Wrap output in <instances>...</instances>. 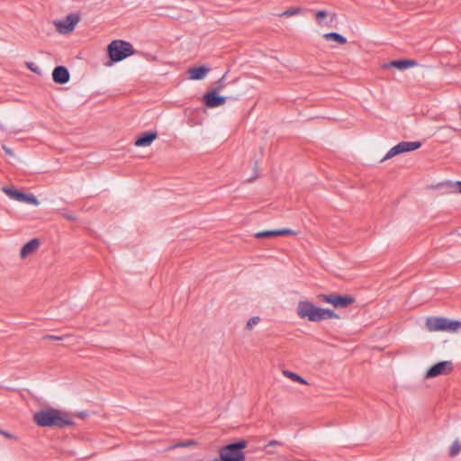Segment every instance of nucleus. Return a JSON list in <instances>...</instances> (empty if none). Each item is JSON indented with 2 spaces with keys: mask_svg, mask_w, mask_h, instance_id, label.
I'll use <instances>...</instances> for the list:
<instances>
[{
  "mask_svg": "<svg viewBox=\"0 0 461 461\" xmlns=\"http://www.w3.org/2000/svg\"><path fill=\"white\" fill-rule=\"evenodd\" d=\"M454 369L453 363L451 361H440L430 366L426 374V378H434L442 375H448Z\"/></svg>",
  "mask_w": 461,
  "mask_h": 461,
  "instance_id": "6e6552de",
  "label": "nucleus"
},
{
  "mask_svg": "<svg viewBox=\"0 0 461 461\" xmlns=\"http://www.w3.org/2000/svg\"><path fill=\"white\" fill-rule=\"evenodd\" d=\"M300 12H301V9L298 8V7H296V8H290V9L285 10L282 14V15H284V16H292V15L300 14Z\"/></svg>",
  "mask_w": 461,
  "mask_h": 461,
  "instance_id": "cd10ccee",
  "label": "nucleus"
},
{
  "mask_svg": "<svg viewBox=\"0 0 461 461\" xmlns=\"http://www.w3.org/2000/svg\"><path fill=\"white\" fill-rule=\"evenodd\" d=\"M335 16H336V14H332V17H331V19H330V23H332V22H333V20L335 19Z\"/></svg>",
  "mask_w": 461,
  "mask_h": 461,
  "instance_id": "4c0bfd02",
  "label": "nucleus"
},
{
  "mask_svg": "<svg viewBox=\"0 0 461 461\" xmlns=\"http://www.w3.org/2000/svg\"><path fill=\"white\" fill-rule=\"evenodd\" d=\"M3 192L5 194H6L8 195V197L13 200H15V201H18L21 203H28V204H32V205L39 204V201H38L37 197L34 196L32 194H26V193H23L22 191H19L17 189L11 188L8 186H4Z\"/></svg>",
  "mask_w": 461,
  "mask_h": 461,
  "instance_id": "0eeeda50",
  "label": "nucleus"
},
{
  "mask_svg": "<svg viewBox=\"0 0 461 461\" xmlns=\"http://www.w3.org/2000/svg\"><path fill=\"white\" fill-rule=\"evenodd\" d=\"M0 434L7 438H10V439L16 438V437L14 435L9 433L8 431L2 429L1 428H0Z\"/></svg>",
  "mask_w": 461,
  "mask_h": 461,
  "instance_id": "7c9ffc66",
  "label": "nucleus"
},
{
  "mask_svg": "<svg viewBox=\"0 0 461 461\" xmlns=\"http://www.w3.org/2000/svg\"><path fill=\"white\" fill-rule=\"evenodd\" d=\"M216 87L214 89H218V92L225 87V75H223L216 83Z\"/></svg>",
  "mask_w": 461,
  "mask_h": 461,
  "instance_id": "c85d7f7f",
  "label": "nucleus"
},
{
  "mask_svg": "<svg viewBox=\"0 0 461 461\" xmlns=\"http://www.w3.org/2000/svg\"><path fill=\"white\" fill-rule=\"evenodd\" d=\"M277 236L296 235L297 232L291 229L284 228L276 230Z\"/></svg>",
  "mask_w": 461,
  "mask_h": 461,
  "instance_id": "393cba45",
  "label": "nucleus"
},
{
  "mask_svg": "<svg viewBox=\"0 0 461 461\" xmlns=\"http://www.w3.org/2000/svg\"><path fill=\"white\" fill-rule=\"evenodd\" d=\"M429 331H446L447 318L444 317H429L425 322Z\"/></svg>",
  "mask_w": 461,
  "mask_h": 461,
  "instance_id": "9b49d317",
  "label": "nucleus"
},
{
  "mask_svg": "<svg viewBox=\"0 0 461 461\" xmlns=\"http://www.w3.org/2000/svg\"><path fill=\"white\" fill-rule=\"evenodd\" d=\"M418 65V62L415 59H396L392 60L384 65V68H393L399 70H404L409 68H412Z\"/></svg>",
  "mask_w": 461,
  "mask_h": 461,
  "instance_id": "4468645a",
  "label": "nucleus"
},
{
  "mask_svg": "<svg viewBox=\"0 0 461 461\" xmlns=\"http://www.w3.org/2000/svg\"><path fill=\"white\" fill-rule=\"evenodd\" d=\"M458 193L461 194V181H456V184H455Z\"/></svg>",
  "mask_w": 461,
  "mask_h": 461,
  "instance_id": "c9c22d12",
  "label": "nucleus"
},
{
  "mask_svg": "<svg viewBox=\"0 0 461 461\" xmlns=\"http://www.w3.org/2000/svg\"><path fill=\"white\" fill-rule=\"evenodd\" d=\"M318 298L321 302L332 304L335 308H346L355 302V298L348 294H319Z\"/></svg>",
  "mask_w": 461,
  "mask_h": 461,
  "instance_id": "20e7f679",
  "label": "nucleus"
},
{
  "mask_svg": "<svg viewBox=\"0 0 461 461\" xmlns=\"http://www.w3.org/2000/svg\"><path fill=\"white\" fill-rule=\"evenodd\" d=\"M259 321H260V318H259V317H258V316L251 317V318L248 321V322H247V325H246L247 329H248V330H252V329H253V327H254L255 325H257V324L259 322Z\"/></svg>",
  "mask_w": 461,
  "mask_h": 461,
  "instance_id": "a878e982",
  "label": "nucleus"
},
{
  "mask_svg": "<svg viewBox=\"0 0 461 461\" xmlns=\"http://www.w3.org/2000/svg\"><path fill=\"white\" fill-rule=\"evenodd\" d=\"M63 216L69 221H76V216L73 213H64Z\"/></svg>",
  "mask_w": 461,
  "mask_h": 461,
  "instance_id": "f704fd0d",
  "label": "nucleus"
},
{
  "mask_svg": "<svg viewBox=\"0 0 461 461\" xmlns=\"http://www.w3.org/2000/svg\"><path fill=\"white\" fill-rule=\"evenodd\" d=\"M44 339H51V340H62V337L54 336V335H46L43 337Z\"/></svg>",
  "mask_w": 461,
  "mask_h": 461,
  "instance_id": "473e14b6",
  "label": "nucleus"
},
{
  "mask_svg": "<svg viewBox=\"0 0 461 461\" xmlns=\"http://www.w3.org/2000/svg\"><path fill=\"white\" fill-rule=\"evenodd\" d=\"M2 149L5 150V152L7 155H9V156H11V157H14V153L13 152V150H12L9 147H7V146H5V145H3V146H2Z\"/></svg>",
  "mask_w": 461,
  "mask_h": 461,
  "instance_id": "72a5a7b5",
  "label": "nucleus"
},
{
  "mask_svg": "<svg viewBox=\"0 0 461 461\" xmlns=\"http://www.w3.org/2000/svg\"><path fill=\"white\" fill-rule=\"evenodd\" d=\"M80 17L78 14H70L66 16L65 20L62 21H55L54 24L57 28V31L61 34H67L72 32L79 22Z\"/></svg>",
  "mask_w": 461,
  "mask_h": 461,
  "instance_id": "1a4fd4ad",
  "label": "nucleus"
},
{
  "mask_svg": "<svg viewBox=\"0 0 461 461\" xmlns=\"http://www.w3.org/2000/svg\"><path fill=\"white\" fill-rule=\"evenodd\" d=\"M421 147L420 141H402L393 146L381 160L385 161L404 152L413 151Z\"/></svg>",
  "mask_w": 461,
  "mask_h": 461,
  "instance_id": "423d86ee",
  "label": "nucleus"
},
{
  "mask_svg": "<svg viewBox=\"0 0 461 461\" xmlns=\"http://www.w3.org/2000/svg\"><path fill=\"white\" fill-rule=\"evenodd\" d=\"M257 169H258V162L256 161L255 162V170H257Z\"/></svg>",
  "mask_w": 461,
  "mask_h": 461,
  "instance_id": "ea45409f",
  "label": "nucleus"
},
{
  "mask_svg": "<svg viewBox=\"0 0 461 461\" xmlns=\"http://www.w3.org/2000/svg\"><path fill=\"white\" fill-rule=\"evenodd\" d=\"M40 246V240L38 239H32L25 243L20 251V256L22 258H27L30 254L33 253L37 250Z\"/></svg>",
  "mask_w": 461,
  "mask_h": 461,
  "instance_id": "2eb2a0df",
  "label": "nucleus"
},
{
  "mask_svg": "<svg viewBox=\"0 0 461 461\" xmlns=\"http://www.w3.org/2000/svg\"><path fill=\"white\" fill-rule=\"evenodd\" d=\"M283 374H284V375L285 377H288V378L292 379L294 382H297V383H300V384H307L306 380L303 377H302L301 375H297V374H295L294 372H291V371H288V370H285L283 372Z\"/></svg>",
  "mask_w": 461,
  "mask_h": 461,
  "instance_id": "6ab92c4d",
  "label": "nucleus"
},
{
  "mask_svg": "<svg viewBox=\"0 0 461 461\" xmlns=\"http://www.w3.org/2000/svg\"><path fill=\"white\" fill-rule=\"evenodd\" d=\"M210 68L205 66L194 67L189 69V77L192 80H201L209 72Z\"/></svg>",
  "mask_w": 461,
  "mask_h": 461,
  "instance_id": "dca6fc26",
  "label": "nucleus"
},
{
  "mask_svg": "<svg viewBox=\"0 0 461 461\" xmlns=\"http://www.w3.org/2000/svg\"><path fill=\"white\" fill-rule=\"evenodd\" d=\"M461 328V321H452L447 318V326L446 331H456Z\"/></svg>",
  "mask_w": 461,
  "mask_h": 461,
  "instance_id": "412c9836",
  "label": "nucleus"
},
{
  "mask_svg": "<svg viewBox=\"0 0 461 461\" xmlns=\"http://www.w3.org/2000/svg\"><path fill=\"white\" fill-rule=\"evenodd\" d=\"M72 416H77V417H79L80 419H85L86 417L88 416V413H87V411H80L76 414H68V417L71 418Z\"/></svg>",
  "mask_w": 461,
  "mask_h": 461,
  "instance_id": "2f4dec72",
  "label": "nucleus"
},
{
  "mask_svg": "<svg viewBox=\"0 0 461 461\" xmlns=\"http://www.w3.org/2000/svg\"><path fill=\"white\" fill-rule=\"evenodd\" d=\"M158 138V132L156 131H149L142 132L135 140L134 145L136 147H148Z\"/></svg>",
  "mask_w": 461,
  "mask_h": 461,
  "instance_id": "ddd939ff",
  "label": "nucleus"
},
{
  "mask_svg": "<svg viewBox=\"0 0 461 461\" xmlns=\"http://www.w3.org/2000/svg\"><path fill=\"white\" fill-rule=\"evenodd\" d=\"M226 97L218 95V89H212L203 95V104L208 108H214L224 104Z\"/></svg>",
  "mask_w": 461,
  "mask_h": 461,
  "instance_id": "9d476101",
  "label": "nucleus"
},
{
  "mask_svg": "<svg viewBox=\"0 0 461 461\" xmlns=\"http://www.w3.org/2000/svg\"><path fill=\"white\" fill-rule=\"evenodd\" d=\"M247 446L248 442L245 439L230 443L219 450V456L215 457L213 461H246L243 449Z\"/></svg>",
  "mask_w": 461,
  "mask_h": 461,
  "instance_id": "f03ea898",
  "label": "nucleus"
},
{
  "mask_svg": "<svg viewBox=\"0 0 461 461\" xmlns=\"http://www.w3.org/2000/svg\"><path fill=\"white\" fill-rule=\"evenodd\" d=\"M283 445V443L281 441H278V440H270L267 445L266 447H264L265 449H267V447H276V446H281Z\"/></svg>",
  "mask_w": 461,
  "mask_h": 461,
  "instance_id": "c756f323",
  "label": "nucleus"
},
{
  "mask_svg": "<svg viewBox=\"0 0 461 461\" xmlns=\"http://www.w3.org/2000/svg\"><path fill=\"white\" fill-rule=\"evenodd\" d=\"M33 420L39 427H55L64 429L75 425L72 418L68 417V413L58 409L49 408L40 410L33 415Z\"/></svg>",
  "mask_w": 461,
  "mask_h": 461,
  "instance_id": "f257e3e1",
  "label": "nucleus"
},
{
  "mask_svg": "<svg viewBox=\"0 0 461 461\" xmlns=\"http://www.w3.org/2000/svg\"><path fill=\"white\" fill-rule=\"evenodd\" d=\"M107 53L111 62H120L135 53L132 45L122 40H114L107 46Z\"/></svg>",
  "mask_w": 461,
  "mask_h": 461,
  "instance_id": "7ed1b4c3",
  "label": "nucleus"
},
{
  "mask_svg": "<svg viewBox=\"0 0 461 461\" xmlns=\"http://www.w3.org/2000/svg\"><path fill=\"white\" fill-rule=\"evenodd\" d=\"M194 444H195V442L193 440L182 441L176 445L170 446L169 447H167V450L174 449L176 447H187L190 446H194Z\"/></svg>",
  "mask_w": 461,
  "mask_h": 461,
  "instance_id": "b1692460",
  "label": "nucleus"
},
{
  "mask_svg": "<svg viewBox=\"0 0 461 461\" xmlns=\"http://www.w3.org/2000/svg\"><path fill=\"white\" fill-rule=\"evenodd\" d=\"M461 451V444L460 442L456 439L455 440L450 448H449V456H457Z\"/></svg>",
  "mask_w": 461,
  "mask_h": 461,
  "instance_id": "4be33fe9",
  "label": "nucleus"
},
{
  "mask_svg": "<svg viewBox=\"0 0 461 461\" xmlns=\"http://www.w3.org/2000/svg\"><path fill=\"white\" fill-rule=\"evenodd\" d=\"M339 316L330 309L319 307V321L327 319H339Z\"/></svg>",
  "mask_w": 461,
  "mask_h": 461,
  "instance_id": "f3484780",
  "label": "nucleus"
},
{
  "mask_svg": "<svg viewBox=\"0 0 461 461\" xmlns=\"http://www.w3.org/2000/svg\"><path fill=\"white\" fill-rule=\"evenodd\" d=\"M255 238L257 239H269L277 236L276 230H263L255 233Z\"/></svg>",
  "mask_w": 461,
  "mask_h": 461,
  "instance_id": "aec40b11",
  "label": "nucleus"
},
{
  "mask_svg": "<svg viewBox=\"0 0 461 461\" xmlns=\"http://www.w3.org/2000/svg\"><path fill=\"white\" fill-rule=\"evenodd\" d=\"M328 16L326 10H319L315 14V18L319 25H322V20Z\"/></svg>",
  "mask_w": 461,
  "mask_h": 461,
  "instance_id": "5701e85b",
  "label": "nucleus"
},
{
  "mask_svg": "<svg viewBox=\"0 0 461 461\" xmlns=\"http://www.w3.org/2000/svg\"><path fill=\"white\" fill-rule=\"evenodd\" d=\"M70 79L68 69L64 66H57L52 71V80L59 85L67 84Z\"/></svg>",
  "mask_w": 461,
  "mask_h": 461,
  "instance_id": "f8f14e48",
  "label": "nucleus"
},
{
  "mask_svg": "<svg viewBox=\"0 0 461 461\" xmlns=\"http://www.w3.org/2000/svg\"><path fill=\"white\" fill-rule=\"evenodd\" d=\"M257 177H258V175H257V174H255L253 176H251V177L248 178V180H247V181H248V182H252V181H254Z\"/></svg>",
  "mask_w": 461,
  "mask_h": 461,
  "instance_id": "e433bc0d",
  "label": "nucleus"
},
{
  "mask_svg": "<svg viewBox=\"0 0 461 461\" xmlns=\"http://www.w3.org/2000/svg\"><path fill=\"white\" fill-rule=\"evenodd\" d=\"M0 129H1L2 131H5V127H4L1 123H0Z\"/></svg>",
  "mask_w": 461,
  "mask_h": 461,
  "instance_id": "58836bf2",
  "label": "nucleus"
},
{
  "mask_svg": "<svg viewBox=\"0 0 461 461\" xmlns=\"http://www.w3.org/2000/svg\"><path fill=\"white\" fill-rule=\"evenodd\" d=\"M26 67L32 72L38 74V75H41V68L33 62L32 61H29V62H26Z\"/></svg>",
  "mask_w": 461,
  "mask_h": 461,
  "instance_id": "bb28decb",
  "label": "nucleus"
},
{
  "mask_svg": "<svg viewBox=\"0 0 461 461\" xmlns=\"http://www.w3.org/2000/svg\"><path fill=\"white\" fill-rule=\"evenodd\" d=\"M297 315L303 320L309 321H319V307L309 301H300L296 309Z\"/></svg>",
  "mask_w": 461,
  "mask_h": 461,
  "instance_id": "39448f33",
  "label": "nucleus"
},
{
  "mask_svg": "<svg viewBox=\"0 0 461 461\" xmlns=\"http://www.w3.org/2000/svg\"><path fill=\"white\" fill-rule=\"evenodd\" d=\"M323 38L326 40V41H335L337 42L338 44H340V45H343L345 43H347V39L338 33V32H328V33H325L323 34Z\"/></svg>",
  "mask_w": 461,
  "mask_h": 461,
  "instance_id": "a211bd4d",
  "label": "nucleus"
},
{
  "mask_svg": "<svg viewBox=\"0 0 461 461\" xmlns=\"http://www.w3.org/2000/svg\"><path fill=\"white\" fill-rule=\"evenodd\" d=\"M267 452L268 454H272V453H273V452H272V451H270V450H267Z\"/></svg>",
  "mask_w": 461,
  "mask_h": 461,
  "instance_id": "a19ab883",
  "label": "nucleus"
}]
</instances>
